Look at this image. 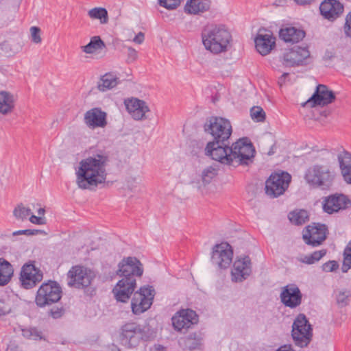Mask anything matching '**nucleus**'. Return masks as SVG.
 Here are the masks:
<instances>
[{
    "instance_id": "8",
    "label": "nucleus",
    "mask_w": 351,
    "mask_h": 351,
    "mask_svg": "<svg viewBox=\"0 0 351 351\" xmlns=\"http://www.w3.org/2000/svg\"><path fill=\"white\" fill-rule=\"evenodd\" d=\"M95 278L94 271L81 265H73L66 274L67 285L69 287L77 289H86L88 295L95 294V289L90 286Z\"/></svg>"
},
{
    "instance_id": "10",
    "label": "nucleus",
    "mask_w": 351,
    "mask_h": 351,
    "mask_svg": "<svg viewBox=\"0 0 351 351\" xmlns=\"http://www.w3.org/2000/svg\"><path fill=\"white\" fill-rule=\"evenodd\" d=\"M291 181V176L287 171L272 172L265 181V194L270 198L278 197L288 189Z\"/></svg>"
},
{
    "instance_id": "58",
    "label": "nucleus",
    "mask_w": 351,
    "mask_h": 351,
    "mask_svg": "<svg viewBox=\"0 0 351 351\" xmlns=\"http://www.w3.org/2000/svg\"><path fill=\"white\" fill-rule=\"evenodd\" d=\"M287 3V0H274V5L276 6H282Z\"/></svg>"
},
{
    "instance_id": "18",
    "label": "nucleus",
    "mask_w": 351,
    "mask_h": 351,
    "mask_svg": "<svg viewBox=\"0 0 351 351\" xmlns=\"http://www.w3.org/2000/svg\"><path fill=\"white\" fill-rule=\"evenodd\" d=\"M351 207V199L343 193H336L326 197L324 201L323 210L328 214L337 213Z\"/></svg>"
},
{
    "instance_id": "13",
    "label": "nucleus",
    "mask_w": 351,
    "mask_h": 351,
    "mask_svg": "<svg viewBox=\"0 0 351 351\" xmlns=\"http://www.w3.org/2000/svg\"><path fill=\"white\" fill-rule=\"evenodd\" d=\"M328 227L324 223H313L303 230L302 238L306 244L313 247L320 245L326 239Z\"/></svg>"
},
{
    "instance_id": "26",
    "label": "nucleus",
    "mask_w": 351,
    "mask_h": 351,
    "mask_svg": "<svg viewBox=\"0 0 351 351\" xmlns=\"http://www.w3.org/2000/svg\"><path fill=\"white\" fill-rule=\"evenodd\" d=\"M306 32L300 29L293 26H285L280 28L279 37L285 43H298L305 37Z\"/></svg>"
},
{
    "instance_id": "46",
    "label": "nucleus",
    "mask_w": 351,
    "mask_h": 351,
    "mask_svg": "<svg viewBox=\"0 0 351 351\" xmlns=\"http://www.w3.org/2000/svg\"><path fill=\"white\" fill-rule=\"evenodd\" d=\"M32 34V41L35 43H39L41 42V38L40 36V29L38 27L33 26L30 28Z\"/></svg>"
},
{
    "instance_id": "16",
    "label": "nucleus",
    "mask_w": 351,
    "mask_h": 351,
    "mask_svg": "<svg viewBox=\"0 0 351 351\" xmlns=\"http://www.w3.org/2000/svg\"><path fill=\"white\" fill-rule=\"evenodd\" d=\"M309 58L307 47L295 46L284 53L282 64L287 67L306 65Z\"/></svg>"
},
{
    "instance_id": "14",
    "label": "nucleus",
    "mask_w": 351,
    "mask_h": 351,
    "mask_svg": "<svg viewBox=\"0 0 351 351\" xmlns=\"http://www.w3.org/2000/svg\"><path fill=\"white\" fill-rule=\"evenodd\" d=\"M43 278L42 271L36 267L34 262H29L23 265L20 274L21 286L25 289L34 287Z\"/></svg>"
},
{
    "instance_id": "25",
    "label": "nucleus",
    "mask_w": 351,
    "mask_h": 351,
    "mask_svg": "<svg viewBox=\"0 0 351 351\" xmlns=\"http://www.w3.org/2000/svg\"><path fill=\"white\" fill-rule=\"evenodd\" d=\"M337 161L343 181L351 184V153L343 149L337 154Z\"/></svg>"
},
{
    "instance_id": "9",
    "label": "nucleus",
    "mask_w": 351,
    "mask_h": 351,
    "mask_svg": "<svg viewBox=\"0 0 351 351\" xmlns=\"http://www.w3.org/2000/svg\"><path fill=\"white\" fill-rule=\"evenodd\" d=\"M62 295V289L56 280H49L43 282L37 290L35 304L38 308H45L58 303Z\"/></svg>"
},
{
    "instance_id": "42",
    "label": "nucleus",
    "mask_w": 351,
    "mask_h": 351,
    "mask_svg": "<svg viewBox=\"0 0 351 351\" xmlns=\"http://www.w3.org/2000/svg\"><path fill=\"white\" fill-rule=\"evenodd\" d=\"M140 108H137L134 113L132 114V118L135 120H141L145 117V114L149 110L146 102L143 101V104L139 105Z\"/></svg>"
},
{
    "instance_id": "53",
    "label": "nucleus",
    "mask_w": 351,
    "mask_h": 351,
    "mask_svg": "<svg viewBox=\"0 0 351 351\" xmlns=\"http://www.w3.org/2000/svg\"><path fill=\"white\" fill-rule=\"evenodd\" d=\"M30 234H32V232L31 231V229H26V230H19V231L14 232L13 233L14 235L25 234V235H27V236H30Z\"/></svg>"
},
{
    "instance_id": "49",
    "label": "nucleus",
    "mask_w": 351,
    "mask_h": 351,
    "mask_svg": "<svg viewBox=\"0 0 351 351\" xmlns=\"http://www.w3.org/2000/svg\"><path fill=\"white\" fill-rule=\"evenodd\" d=\"M29 221L32 223L38 224V225H43L46 223V221L44 218H42L41 217H37L36 215H32L30 218Z\"/></svg>"
},
{
    "instance_id": "6",
    "label": "nucleus",
    "mask_w": 351,
    "mask_h": 351,
    "mask_svg": "<svg viewBox=\"0 0 351 351\" xmlns=\"http://www.w3.org/2000/svg\"><path fill=\"white\" fill-rule=\"evenodd\" d=\"M121 341L123 345L132 348H136L141 341L153 340L155 331L149 326H141L135 322H128L121 328Z\"/></svg>"
},
{
    "instance_id": "30",
    "label": "nucleus",
    "mask_w": 351,
    "mask_h": 351,
    "mask_svg": "<svg viewBox=\"0 0 351 351\" xmlns=\"http://www.w3.org/2000/svg\"><path fill=\"white\" fill-rule=\"evenodd\" d=\"M180 344L184 350L189 351L199 350L202 345V338L196 332L190 333L180 339Z\"/></svg>"
},
{
    "instance_id": "28",
    "label": "nucleus",
    "mask_w": 351,
    "mask_h": 351,
    "mask_svg": "<svg viewBox=\"0 0 351 351\" xmlns=\"http://www.w3.org/2000/svg\"><path fill=\"white\" fill-rule=\"evenodd\" d=\"M210 0H189L185 5L184 11L192 14L203 13L210 9Z\"/></svg>"
},
{
    "instance_id": "12",
    "label": "nucleus",
    "mask_w": 351,
    "mask_h": 351,
    "mask_svg": "<svg viewBox=\"0 0 351 351\" xmlns=\"http://www.w3.org/2000/svg\"><path fill=\"white\" fill-rule=\"evenodd\" d=\"M132 294L131 308L134 315H141L151 307L154 298V289L152 287H141Z\"/></svg>"
},
{
    "instance_id": "39",
    "label": "nucleus",
    "mask_w": 351,
    "mask_h": 351,
    "mask_svg": "<svg viewBox=\"0 0 351 351\" xmlns=\"http://www.w3.org/2000/svg\"><path fill=\"white\" fill-rule=\"evenodd\" d=\"M250 116L257 122H263L266 117L265 111L260 106H253L250 109Z\"/></svg>"
},
{
    "instance_id": "17",
    "label": "nucleus",
    "mask_w": 351,
    "mask_h": 351,
    "mask_svg": "<svg viewBox=\"0 0 351 351\" xmlns=\"http://www.w3.org/2000/svg\"><path fill=\"white\" fill-rule=\"evenodd\" d=\"M232 256L233 252L228 243L216 244L213 248L211 262L220 269H227L232 261Z\"/></svg>"
},
{
    "instance_id": "54",
    "label": "nucleus",
    "mask_w": 351,
    "mask_h": 351,
    "mask_svg": "<svg viewBox=\"0 0 351 351\" xmlns=\"http://www.w3.org/2000/svg\"><path fill=\"white\" fill-rule=\"evenodd\" d=\"M11 311V308L10 307H1L0 306V317L8 315Z\"/></svg>"
},
{
    "instance_id": "50",
    "label": "nucleus",
    "mask_w": 351,
    "mask_h": 351,
    "mask_svg": "<svg viewBox=\"0 0 351 351\" xmlns=\"http://www.w3.org/2000/svg\"><path fill=\"white\" fill-rule=\"evenodd\" d=\"M326 254V250L323 249L318 251L313 252L311 254L315 258L316 261H319Z\"/></svg>"
},
{
    "instance_id": "38",
    "label": "nucleus",
    "mask_w": 351,
    "mask_h": 351,
    "mask_svg": "<svg viewBox=\"0 0 351 351\" xmlns=\"http://www.w3.org/2000/svg\"><path fill=\"white\" fill-rule=\"evenodd\" d=\"M125 105L128 112L132 117V114L136 110L137 108H140L139 105L143 104V100L138 98H131L125 100Z\"/></svg>"
},
{
    "instance_id": "32",
    "label": "nucleus",
    "mask_w": 351,
    "mask_h": 351,
    "mask_svg": "<svg viewBox=\"0 0 351 351\" xmlns=\"http://www.w3.org/2000/svg\"><path fill=\"white\" fill-rule=\"evenodd\" d=\"M104 47H106L104 42L99 36H95L90 38V42L86 45L82 47V50L86 53H93L95 51L103 49Z\"/></svg>"
},
{
    "instance_id": "62",
    "label": "nucleus",
    "mask_w": 351,
    "mask_h": 351,
    "mask_svg": "<svg viewBox=\"0 0 351 351\" xmlns=\"http://www.w3.org/2000/svg\"><path fill=\"white\" fill-rule=\"evenodd\" d=\"M31 231L32 232V234H30V235H36L42 232L40 230H36V229H31Z\"/></svg>"
},
{
    "instance_id": "48",
    "label": "nucleus",
    "mask_w": 351,
    "mask_h": 351,
    "mask_svg": "<svg viewBox=\"0 0 351 351\" xmlns=\"http://www.w3.org/2000/svg\"><path fill=\"white\" fill-rule=\"evenodd\" d=\"M138 57L137 51L132 47H128V61L134 62Z\"/></svg>"
},
{
    "instance_id": "3",
    "label": "nucleus",
    "mask_w": 351,
    "mask_h": 351,
    "mask_svg": "<svg viewBox=\"0 0 351 351\" xmlns=\"http://www.w3.org/2000/svg\"><path fill=\"white\" fill-rule=\"evenodd\" d=\"M203 128L204 132L213 137L206 144L205 155L214 160L221 152H224V148L230 144L232 133L231 123L226 118L211 116L206 119Z\"/></svg>"
},
{
    "instance_id": "51",
    "label": "nucleus",
    "mask_w": 351,
    "mask_h": 351,
    "mask_svg": "<svg viewBox=\"0 0 351 351\" xmlns=\"http://www.w3.org/2000/svg\"><path fill=\"white\" fill-rule=\"evenodd\" d=\"M301 261L308 265H311L316 262L315 258L311 254L309 255L304 256V258L301 260Z\"/></svg>"
},
{
    "instance_id": "56",
    "label": "nucleus",
    "mask_w": 351,
    "mask_h": 351,
    "mask_svg": "<svg viewBox=\"0 0 351 351\" xmlns=\"http://www.w3.org/2000/svg\"><path fill=\"white\" fill-rule=\"evenodd\" d=\"M298 5L311 4L314 0H294Z\"/></svg>"
},
{
    "instance_id": "45",
    "label": "nucleus",
    "mask_w": 351,
    "mask_h": 351,
    "mask_svg": "<svg viewBox=\"0 0 351 351\" xmlns=\"http://www.w3.org/2000/svg\"><path fill=\"white\" fill-rule=\"evenodd\" d=\"M339 268V264L336 261H329L322 265L323 271L326 272H332Z\"/></svg>"
},
{
    "instance_id": "37",
    "label": "nucleus",
    "mask_w": 351,
    "mask_h": 351,
    "mask_svg": "<svg viewBox=\"0 0 351 351\" xmlns=\"http://www.w3.org/2000/svg\"><path fill=\"white\" fill-rule=\"evenodd\" d=\"M344 261L343 263L342 272L346 273L351 268V241L346 247L343 252Z\"/></svg>"
},
{
    "instance_id": "27",
    "label": "nucleus",
    "mask_w": 351,
    "mask_h": 351,
    "mask_svg": "<svg viewBox=\"0 0 351 351\" xmlns=\"http://www.w3.org/2000/svg\"><path fill=\"white\" fill-rule=\"evenodd\" d=\"M254 43L257 51L262 56L267 55L276 45L275 38L270 34H258Z\"/></svg>"
},
{
    "instance_id": "43",
    "label": "nucleus",
    "mask_w": 351,
    "mask_h": 351,
    "mask_svg": "<svg viewBox=\"0 0 351 351\" xmlns=\"http://www.w3.org/2000/svg\"><path fill=\"white\" fill-rule=\"evenodd\" d=\"M64 313L65 308L62 305L54 306L48 311V315L55 319L62 317Z\"/></svg>"
},
{
    "instance_id": "22",
    "label": "nucleus",
    "mask_w": 351,
    "mask_h": 351,
    "mask_svg": "<svg viewBox=\"0 0 351 351\" xmlns=\"http://www.w3.org/2000/svg\"><path fill=\"white\" fill-rule=\"evenodd\" d=\"M84 121L90 128H105L107 124V113L101 108L95 107L86 111Z\"/></svg>"
},
{
    "instance_id": "44",
    "label": "nucleus",
    "mask_w": 351,
    "mask_h": 351,
    "mask_svg": "<svg viewBox=\"0 0 351 351\" xmlns=\"http://www.w3.org/2000/svg\"><path fill=\"white\" fill-rule=\"evenodd\" d=\"M183 1L184 0H158V3L160 6L167 10H175Z\"/></svg>"
},
{
    "instance_id": "2",
    "label": "nucleus",
    "mask_w": 351,
    "mask_h": 351,
    "mask_svg": "<svg viewBox=\"0 0 351 351\" xmlns=\"http://www.w3.org/2000/svg\"><path fill=\"white\" fill-rule=\"evenodd\" d=\"M117 274L122 278L119 280L112 289L117 302L125 303L130 298L136 287V277H141L143 266L134 256L123 258L118 265Z\"/></svg>"
},
{
    "instance_id": "29",
    "label": "nucleus",
    "mask_w": 351,
    "mask_h": 351,
    "mask_svg": "<svg viewBox=\"0 0 351 351\" xmlns=\"http://www.w3.org/2000/svg\"><path fill=\"white\" fill-rule=\"evenodd\" d=\"M14 106V95L8 91H0V113L8 114L12 112Z\"/></svg>"
},
{
    "instance_id": "20",
    "label": "nucleus",
    "mask_w": 351,
    "mask_h": 351,
    "mask_svg": "<svg viewBox=\"0 0 351 351\" xmlns=\"http://www.w3.org/2000/svg\"><path fill=\"white\" fill-rule=\"evenodd\" d=\"M252 273V263L249 256L237 259L231 271L232 280L241 282L246 280Z\"/></svg>"
},
{
    "instance_id": "21",
    "label": "nucleus",
    "mask_w": 351,
    "mask_h": 351,
    "mask_svg": "<svg viewBox=\"0 0 351 351\" xmlns=\"http://www.w3.org/2000/svg\"><path fill=\"white\" fill-rule=\"evenodd\" d=\"M335 94L332 90H328L326 85L319 84L317 86L316 89L313 95L308 99L306 103L311 104L312 107L317 106H326L335 99Z\"/></svg>"
},
{
    "instance_id": "5",
    "label": "nucleus",
    "mask_w": 351,
    "mask_h": 351,
    "mask_svg": "<svg viewBox=\"0 0 351 351\" xmlns=\"http://www.w3.org/2000/svg\"><path fill=\"white\" fill-rule=\"evenodd\" d=\"M201 37L205 49L213 54L227 51L232 40V35L224 25L206 26L202 31Z\"/></svg>"
},
{
    "instance_id": "11",
    "label": "nucleus",
    "mask_w": 351,
    "mask_h": 351,
    "mask_svg": "<svg viewBox=\"0 0 351 351\" xmlns=\"http://www.w3.org/2000/svg\"><path fill=\"white\" fill-rule=\"evenodd\" d=\"M291 335L297 346L304 348L310 343L313 328L304 314L300 313L295 317L292 325Z\"/></svg>"
},
{
    "instance_id": "41",
    "label": "nucleus",
    "mask_w": 351,
    "mask_h": 351,
    "mask_svg": "<svg viewBox=\"0 0 351 351\" xmlns=\"http://www.w3.org/2000/svg\"><path fill=\"white\" fill-rule=\"evenodd\" d=\"M31 209L25 208L23 204L18 205L13 211L14 215L20 219H26L31 214Z\"/></svg>"
},
{
    "instance_id": "61",
    "label": "nucleus",
    "mask_w": 351,
    "mask_h": 351,
    "mask_svg": "<svg viewBox=\"0 0 351 351\" xmlns=\"http://www.w3.org/2000/svg\"><path fill=\"white\" fill-rule=\"evenodd\" d=\"M37 213H38V214L39 215H45V208H40L38 210Z\"/></svg>"
},
{
    "instance_id": "63",
    "label": "nucleus",
    "mask_w": 351,
    "mask_h": 351,
    "mask_svg": "<svg viewBox=\"0 0 351 351\" xmlns=\"http://www.w3.org/2000/svg\"><path fill=\"white\" fill-rule=\"evenodd\" d=\"M288 75H289V73H284L282 75V77H285L288 76Z\"/></svg>"
},
{
    "instance_id": "57",
    "label": "nucleus",
    "mask_w": 351,
    "mask_h": 351,
    "mask_svg": "<svg viewBox=\"0 0 351 351\" xmlns=\"http://www.w3.org/2000/svg\"><path fill=\"white\" fill-rule=\"evenodd\" d=\"M150 351H165V348L161 345H155L154 349Z\"/></svg>"
},
{
    "instance_id": "19",
    "label": "nucleus",
    "mask_w": 351,
    "mask_h": 351,
    "mask_svg": "<svg viewBox=\"0 0 351 351\" xmlns=\"http://www.w3.org/2000/svg\"><path fill=\"white\" fill-rule=\"evenodd\" d=\"M280 298L285 306L293 309L302 304V293L295 284H289L282 288Z\"/></svg>"
},
{
    "instance_id": "52",
    "label": "nucleus",
    "mask_w": 351,
    "mask_h": 351,
    "mask_svg": "<svg viewBox=\"0 0 351 351\" xmlns=\"http://www.w3.org/2000/svg\"><path fill=\"white\" fill-rule=\"evenodd\" d=\"M145 40V34L144 33L140 32L135 36L133 39V41L137 44H141Z\"/></svg>"
},
{
    "instance_id": "24",
    "label": "nucleus",
    "mask_w": 351,
    "mask_h": 351,
    "mask_svg": "<svg viewBox=\"0 0 351 351\" xmlns=\"http://www.w3.org/2000/svg\"><path fill=\"white\" fill-rule=\"evenodd\" d=\"M337 161L343 181L351 184V153L343 149L337 154Z\"/></svg>"
},
{
    "instance_id": "35",
    "label": "nucleus",
    "mask_w": 351,
    "mask_h": 351,
    "mask_svg": "<svg viewBox=\"0 0 351 351\" xmlns=\"http://www.w3.org/2000/svg\"><path fill=\"white\" fill-rule=\"evenodd\" d=\"M336 302L340 307H344L349 304V298L351 296V291L346 289H337L334 291Z\"/></svg>"
},
{
    "instance_id": "15",
    "label": "nucleus",
    "mask_w": 351,
    "mask_h": 351,
    "mask_svg": "<svg viewBox=\"0 0 351 351\" xmlns=\"http://www.w3.org/2000/svg\"><path fill=\"white\" fill-rule=\"evenodd\" d=\"M171 321L174 329L177 331H182L197 324L199 317L197 313L191 308H182L174 314Z\"/></svg>"
},
{
    "instance_id": "23",
    "label": "nucleus",
    "mask_w": 351,
    "mask_h": 351,
    "mask_svg": "<svg viewBox=\"0 0 351 351\" xmlns=\"http://www.w3.org/2000/svg\"><path fill=\"white\" fill-rule=\"evenodd\" d=\"M343 9V4L338 0H324L319 6L320 14L330 21L337 19Z\"/></svg>"
},
{
    "instance_id": "55",
    "label": "nucleus",
    "mask_w": 351,
    "mask_h": 351,
    "mask_svg": "<svg viewBox=\"0 0 351 351\" xmlns=\"http://www.w3.org/2000/svg\"><path fill=\"white\" fill-rule=\"evenodd\" d=\"M276 351H295L291 345H284L280 347Z\"/></svg>"
},
{
    "instance_id": "34",
    "label": "nucleus",
    "mask_w": 351,
    "mask_h": 351,
    "mask_svg": "<svg viewBox=\"0 0 351 351\" xmlns=\"http://www.w3.org/2000/svg\"><path fill=\"white\" fill-rule=\"evenodd\" d=\"M90 18L99 19L101 24H106L108 22V11L104 8H94L88 12Z\"/></svg>"
},
{
    "instance_id": "7",
    "label": "nucleus",
    "mask_w": 351,
    "mask_h": 351,
    "mask_svg": "<svg viewBox=\"0 0 351 351\" xmlns=\"http://www.w3.org/2000/svg\"><path fill=\"white\" fill-rule=\"evenodd\" d=\"M335 178V171L323 165H315L308 167L304 174V180L310 186L323 191L330 189Z\"/></svg>"
},
{
    "instance_id": "40",
    "label": "nucleus",
    "mask_w": 351,
    "mask_h": 351,
    "mask_svg": "<svg viewBox=\"0 0 351 351\" xmlns=\"http://www.w3.org/2000/svg\"><path fill=\"white\" fill-rule=\"evenodd\" d=\"M217 174V171L216 169L208 167L206 169H204L202 173V179L204 183L208 184L211 182L213 178Z\"/></svg>"
},
{
    "instance_id": "36",
    "label": "nucleus",
    "mask_w": 351,
    "mask_h": 351,
    "mask_svg": "<svg viewBox=\"0 0 351 351\" xmlns=\"http://www.w3.org/2000/svg\"><path fill=\"white\" fill-rule=\"evenodd\" d=\"M308 213L305 210L293 211L289 214L290 221L295 225H302L308 219Z\"/></svg>"
},
{
    "instance_id": "60",
    "label": "nucleus",
    "mask_w": 351,
    "mask_h": 351,
    "mask_svg": "<svg viewBox=\"0 0 351 351\" xmlns=\"http://www.w3.org/2000/svg\"><path fill=\"white\" fill-rule=\"evenodd\" d=\"M110 351H121V349L117 346H116L114 344H112L110 347Z\"/></svg>"
},
{
    "instance_id": "59",
    "label": "nucleus",
    "mask_w": 351,
    "mask_h": 351,
    "mask_svg": "<svg viewBox=\"0 0 351 351\" xmlns=\"http://www.w3.org/2000/svg\"><path fill=\"white\" fill-rule=\"evenodd\" d=\"M275 147H276V144L274 143V144H273V145L271 146V147H270L269 150V151H268V152H267V155H269V156H271V155H273V154L275 153V150H274V148H275Z\"/></svg>"
},
{
    "instance_id": "4",
    "label": "nucleus",
    "mask_w": 351,
    "mask_h": 351,
    "mask_svg": "<svg viewBox=\"0 0 351 351\" xmlns=\"http://www.w3.org/2000/svg\"><path fill=\"white\" fill-rule=\"evenodd\" d=\"M224 149L214 160L227 165H232L234 161L237 165H248L254 157V147L247 137L239 138L231 146L228 144Z\"/></svg>"
},
{
    "instance_id": "33",
    "label": "nucleus",
    "mask_w": 351,
    "mask_h": 351,
    "mask_svg": "<svg viewBox=\"0 0 351 351\" xmlns=\"http://www.w3.org/2000/svg\"><path fill=\"white\" fill-rule=\"evenodd\" d=\"M117 78L113 74L106 73L101 77L98 88L101 91L112 88L117 84Z\"/></svg>"
},
{
    "instance_id": "1",
    "label": "nucleus",
    "mask_w": 351,
    "mask_h": 351,
    "mask_svg": "<svg viewBox=\"0 0 351 351\" xmlns=\"http://www.w3.org/2000/svg\"><path fill=\"white\" fill-rule=\"evenodd\" d=\"M109 157L105 154H97L80 162L76 171V182L80 189L92 190L106 182V167Z\"/></svg>"
},
{
    "instance_id": "31",
    "label": "nucleus",
    "mask_w": 351,
    "mask_h": 351,
    "mask_svg": "<svg viewBox=\"0 0 351 351\" xmlns=\"http://www.w3.org/2000/svg\"><path fill=\"white\" fill-rule=\"evenodd\" d=\"M13 274L14 269L10 262L0 258V286L7 285L10 282Z\"/></svg>"
},
{
    "instance_id": "47",
    "label": "nucleus",
    "mask_w": 351,
    "mask_h": 351,
    "mask_svg": "<svg viewBox=\"0 0 351 351\" xmlns=\"http://www.w3.org/2000/svg\"><path fill=\"white\" fill-rule=\"evenodd\" d=\"M344 32L346 36L351 38V12L346 17Z\"/></svg>"
}]
</instances>
